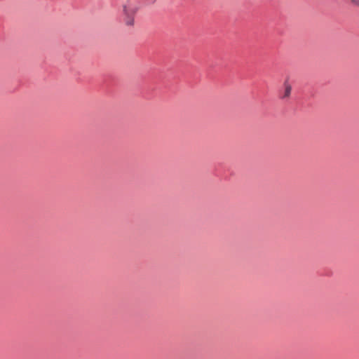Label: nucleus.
Returning a JSON list of instances; mask_svg holds the SVG:
<instances>
[{
    "instance_id": "nucleus-2",
    "label": "nucleus",
    "mask_w": 359,
    "mask_h": 359,
    "mask_svg": "<svg viewBox=\"0 0 359 359\" xmlns=\"http://www.w3.org/2000/svg\"><path fill=\"white\" fill-rule=\"evenodd\" d=\"M283 86H284V92L280 98L283 100H286L290 97V94H291V91H292V86L290 84L287 79H286L284 81Z\"/></svg>"
},
{
    "instance_id": "nucleus-3",
    "label": "nucleus",
    "mask_w": 359,
    "mask_h": 359,
    "mask_svg": "<svg viewBox=\"0 0 359 359\" xmlns=\"http://www.w3.org/2000/svg\"><path fill=\"white\" fill-rule=\"evenodd\" d=\"M351 3L358 7H359V0H349Z\"/></svg>"
},
{
    "instance_id": "nucleus-1",
    "label": "nucleus",
    "mask_w": 359,
    "mask_h": 359,
    "mask_svg": "<svg viewBox=\"0 0 359 359\" xmlns=\"http://www.w3.org/2000/svg\"><path fill=\"white\" fill-rule=\"evenodd\" d=\"M123 12L126 15V23L128 25H133V15L134 14V9L128 8L127 6L123 7Z\"/></svg>"
}]
</instances>
